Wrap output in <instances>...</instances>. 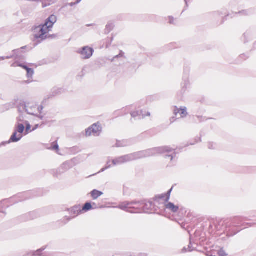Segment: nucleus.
Returning <instances> with one entry per match:
<instances>
[{"label": "nucleus", "mask_w": 256, "mask_h": 256, "mask_svg": "<svg viewBox=\"0 0 256 256\" xmlns=\"http://www.w3.org/2000/svg\"><path fill=\"white\" fill-rule=\"evenodd\" d=\"M56 16L51 15L46 20L45 24L40 26L39 34L36 36V38H44V36L48 33L54 24L56 22Z\"/></svg>", "instance_id": "nucleus-1"}, {"label": "nucleus", "mask_w": 256, "mask_h": 256, "mask_svg": "<svg viewBox=\"0 0 256 256\" xmlns=\"http://www.w3.org/2000/svg\"><path fill=\"white\" fill-rule=\"evenodd\" d=\"M134 206H130V204H128L127 208H141V210H138L135 212H144L146 213H151L152 212V209L154 208V205L152 202H134L133 204Z\"/></svg>", "instance_id": "nucleus-2"}, {"label": "nucleus", "mask_w": 256, "mask_h": 256, "mask_svg": "<svg viewBox=\"0 0 256 256\" xmlns=\"http://www.w3.org/2000/svg\"><path fill=\"white\" fill-rule=\"evenodd\" d=\"M230 224L226 222L225 221H220L219 222L218 224L216 226L218 231H222L223 233L226 234L228 235L232 236L236 232L232 234L230 232Z\"/></svg>", "instance_id": "nucleus-3"}, {"label": "nucleus", "mask_w": 256, "mask_h": 256, "mask_svg": "<svg viewBox=\"0 0 256 256\" xmlns=\"http://www.w3.org/2000/svg\"><path fill=\"white\" fill-rule=\"evenodd\" d=\"M92 208V206L91 203L86 202L83 206L82 209H80L78 206H76L72 208V212H74V214H75L74 216H75L84 212H86Z\"/></svg>", "instance_id": "nucleus-4"}, {"label": "nucleus", "mask_w": 256, "mask_h": 256, "mask_svg": "<svg viewBox=\"0 0 256 256\" xmlns=\"http://www.w3.org/2000/svg\"><path fill=\"white\" fill-rule=\"evenodd\" d=\"M102 130L100 126L98 123L92 124L86 130V136H97Z\"/></svg>", "instance_id": "nucleus-5"}, {"label": "nucleus", "mask_w": 256, "mask_h": 256, "mask_svg": "<svg viewBox=\"0 0 256 256\" xmlns=\"http://www.w3.org/2000/svg\"><path fill=\"white\" fill-rule=\"evenodd\" d=\"M93 52L94 50L92 48L88 46H85L84 47L82 50L78 52L83 58L88 59L91 57L92 55Z\"/></svg>", "instance_id": "nucleus-6"}, {"label": "nucleus", "mask_w": 256, "mask_h": 256, "mask_svg": "<svg viewBox=\"0 0 256 256\" xmlns=\"http://www.w3.org/2000/svg\"><path fill=\"white\" fill-rule=\"evenodd\" d=\"M174 113L176 116H178L179 114L182 118L186 116L188 114L186 108L185 107L178 108L177 106H174Z\"/></svg>", "instance_id": "nucleus-7"}, {"label": "nucleus", "mask_w": 256, "mask_h": 256, "mask_svg": "<svg viewBox=\"0 0 256 256\" xmlns=\"http://www.w3.org/2000/svg\"><path fill=\"white\" fill-rule=\"evenodd\" d=\"M166 208L174 212H177L179 209L178 206L174 205L172 202H168L167 204L166 205Z\"/></svg>", "instance_id": "nucleus-8"}, {"label": "nucleus", "mask_w": 256, "mask_h": 256, "mask_svg": "<svg viewBox=\"0 0 256 256\" xmlns=\"http://www.w3.org/2000/svg\"><path fill=\"white\" fill-rule=\"evenodd\" d=\"M103 194L102 192L94 190L90 192V196L93 200H96Z\"/></svg>", "instance_id": "nucleus-9"}, {"label": "nucleus", "mask_w": 256, "mask_h": 256, "mask_svg": "<svg viewBox=\"0 0 256 256\" xmlns=\"http://www.w3.org/2000/svg\"><path fill=\"white\" fill-rule=\"evenodd\" d=\"M22 134H18V132H16L14 133V134L10 138V140L13 142H16L20 140L22 138Z\"/></svg>", "instance_id": "nucleus-10"}, {"label": "nucleus", "mask_w": 256, "mask_h": 256, "mask_svg": "<svg viewBox=\"0 0 256 256\" xmlns=\"http://www.w3.org/2000/svg\"><path fill=\"white\" fill-rule=\"evenodd\" d=\"M24 130V126L22 124H18L17 126V132L22 134Z\"/></svg>", "instance_id": "nucleus-11"}, {"label": "nucleus", "mask_w": 256, "mask_h": 256, "mask_svg": "<svg viewBox=\"0 0 256 256\" xmlns=\"http://www.w3.org/2000/svg\"><path fill=\"white\" fill-rule=\"evenodd\" d=\"M26 70L28 75V76H32L34 74V70L32 68H28L26 66H22Z\"/></svg>", "instance_id": "nucleus-12"}, {"label": "nucleus", "mask_w": 256, "mask_h": 256, "mask_svg": "<svg viewBox=\"0 0 256 256\" xmlns=\"http://www.w3.org/2000/svg\"><path fill=\"white\" fill-rule=\"evenodd\" d=\"M43 7L50 6L52 4V0H42Z\"/></svg>", "instance_id": "nucleus-13"}, {"label": "nucleus", "mask_w": 256, "mask_h": 256, "mask_svg": "<svg viewBox=\"0 0 256 256\" xmlns=\"http://www.w3.org/2000/svg\"><path fill=\"white\" fill-rule=\"evenodd\" d=\"M31 126L30 124H26V133H28L30 132H32V130H30Z\"/></svg>", "instance_id": "nucleus-14"}, {"label": "nucleus", "mask_w": 256, "mask_h": 256, "mask_svg": "<svg viewBox=\"0 0 256 256\" xmlns=\"http://www.w3.org/2000/svg\"><path fill=\"white\" fill-rule=\"evenodd\" d=\"M52 149L56 150H58V146L56 143L53 144Z\"/></svg>", "instance_id": "nucleus-15"}, {"label": "nucleus", "mask_w": 256, "mask_h": 256, "mask_svg": "<svg viewBox=\"0 0 256 256\" xmlns=\"http://www.w3.org/2000/svg\"><path fill=\"white\" fill-rule=\"evenodd\" d=\"M38 109L40 110V112L41 110H42L43 109V106H39Z\"/></svg>", "instance_id": "nucleus-16"}, {"label": "nucleus", "mask_w": 256, "mask_h": 256, "mask_svg": "<svg viewBox=\"0 0 256 256\" xmlns=\"http://www.w3.org/2000/svg\"><path fill=\"white\" fill-rule=\"evenodd\" d=\"M132 116H136V114H134V113H132Z\"/></svg>", "instance_id": "nucleus-17"}, {"label": "nucleus", "mask_w": 256, "mask_h": 256, "mask_svg": "<svg viewBox=\"0 0 256 256\" xmlns=\"http://www.w3.org/2000/svg\"><path fill=\"white\" fill-rule=\"evenodd\" d=\"M44 3H45V4H48V1H45V2H44Z\"/></svg>", "instance_id": "nucleus-18"}]
</instances>
